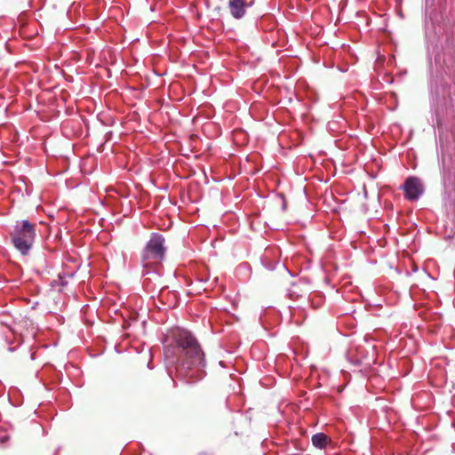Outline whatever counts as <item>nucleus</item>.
Listing matches in <instances>:
<instances>
[{
  "instance_id": "obj_1",
  "label": "nucleus",
  "mask_w": 455,
  "mask_h": 455,
  "mask_svg": "<svg viewBox=\"0 0 455 455\" xmlns=\"http://www.w3.org/2000/svg\"><path fill=\"white\" fill-rule=\"evenodd\" d=\"M10 235L14 247L21 254L26 255L35 242V225L25 220L17 221Z\"/></svg>"
},
{
  "instance_id": "obj_2",
  "label": "nucleus",
  "mask_w": 455,
  "mask_h": 455,
  "mask_svg": "<svg viewBox=\"0 0 455 455\" xmlns=\"http://www.w3.org/2000/svg\"><path fill=\"white\" fill-rule=\"evenodd\" d=\"M164 238L159 234H153L142 253L144 266L159 263L164 259Z\"/></svg>"
},
{
  "instance_id": "obj_3",
  "label": "nucleus",
  "mask_w": 455,
  "mask_h": 455,
  "mask_svg": "<svg viewBox=\"0 0 455 455\" xmlns=\"http://www.w3.org/2000/svg\"><path fill=\"white\" fill-rule=\"evenodd\" d=\"M403 189L405 197L410 201H415L424 193V186L421 180L417 177H409L406 179Z\"/></svg>"
},
{
  "instance_id": "obj_4",
  "label": "nucleus",
  "mask_w": 455,
  "mask_h": 455,
  "mask_svg": "<svg viewBox=\"0 0 455 455\" xmlns=\"http://www.w3.org/2000/svg\"><path fill=\"white\" fill-rule=\"evenodd\" d=\"M165 341H196L190 331L184 328L175 327L165 334Z\"/></svg>"
},
{
  "instance_id": "obj_5",
  "label": "nucleus",
  "mask_w": 455,
  "mask_h": 455,
  "mask_svg": "<svg viewBox=\"0 0 455 455\" xmlns=\"http://www.w3.org/2000/svg\"><path fill=\"white\" fill-rule=\"evenodd\" d=\"M253 4V0H229L228 7L231 15L235 19H241L244 16L246 8Z\"/></svg>"
},
{
  "instance_id": "obj_6",
  "label": "nucleus",
  "mask_w": 455,
  "mask_h": 455,
  "mask_svg": "<svg viewBox=\"0 0 455 455\" xmlns=\"http://www.w3.org/2000/svg\"><path fill=\"white\" fill-rule=\"evenodd\" d=\"M178 348L185 352L187 355L191 354L197 360H201L204 356L199 343H178Z\"/></svg>"
},
{
  "instance_id": "obj_7",
  "label": "nucleus",
  "mask_w": 455,
  "mask_h": 455,
  "mask_svg": "<svg viewBox=\"0 0 455 455\" xmlns=\"http://www.w3.org/2000/svg\"><path fill=\"white\" fill-rule=\"evenodd\" d=\"M331 442L328 435L323 433H317L312 436V443L315 447L323 449Z\"/></svg>"
},
{
  "instance_id": "obj_8",
  "label": "nucleus",
  "mask_w": 455,
  "mask_h": 455,
  "mask_svg": "<svg viewBox=\"0 0 455 455\" xmlns=\"http://www.w3.org/2000/svg\"><path fill=\"white\" fill-rule=\"evenodd\" d=\"M8 439H9L8 436H4V437L0 439V442L4 443V442L7 441Z\"/></svg>"
}]
</instances>
